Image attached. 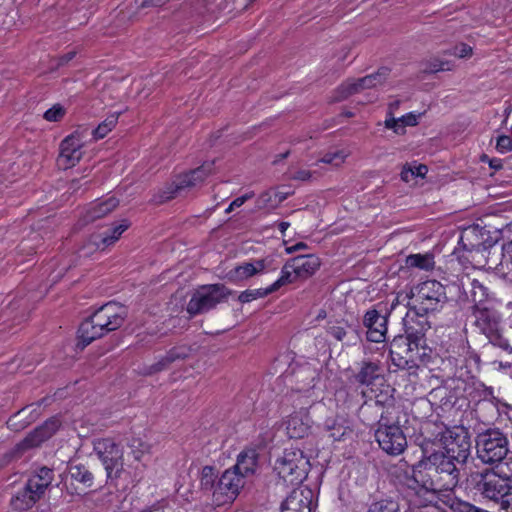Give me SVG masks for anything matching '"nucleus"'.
<instances>
[{"mask_svg":"<svg viewBox=\"0 0 512 512\" xmlns=\"http://www.w3.org/2000/svg\"><path fill=\"white\" fill-rule=\"evenodd\" d=\"M219 472L214 466L206 465L202 468L200 476V488L204 493L211 494L216 490Z\"/></svg>","mask_w":512,"mask_h":512,"instance_id":"nucleus-35","label":"nucleus"},{"mask_svg":"<svg viewBox=\"0 0 512 512\" xmlns=\"http://www.w3.org/2000/svg\"><path fill=\"white\" fill-rule=\"evenodd\" d=\"M412 170H413V174H414V177H425V175L427 174L428 172V168L426 165L424 164H419V165H414V166H411Z\"/></svg>","mask_w":512,"mask_h":512,"instance_id":"nucleus-59","label":"nucleus"},{"mask_svg":"<svg viewBox=\"0 0 512 512\" xmlns=\"http://www.w3.org/2000/svg\"><path fill=\"white\" fill-rule=\"evenodd\" d=\"M406 349H407V346L406 347L402 346L401 348H394L393 342L391 343V348H390L389 354H390L391 364H392V366H394L396 368L393 370L394 372L397 369L410 371V370L418 368L415 361L411 357H407V356H404L401 354V350H404L406 352Z\"/></svg>","mask_w":512,"mask_h":512,"instance_id":"nucleus-36","label":"nucleus"},{"mask_svg":"<svg viewBox=\"0 0 512 512\" xmlns=\"http://www.w3.org/2000/svg\"><path fill=\"white\" fill-rule=\"evenodd\" d=\"M67 471L71 480L82 484L84 488L93 486L94 475L86 465L70 461L67 465Z\"/></svg>","mask_w":512,"mask_h":512,"instance_id":"nucleus-31","label":"nucleus"},{"mask_svg":"<svg viewBox=\"0 0 512 512\" xmlns=\"http://www.w3.org/2000/svg\"><path fill=\"white\" fill-rule=\"evenodd\" d=\"M439 435V441L443 445L440 450L450 456L460 466H465L471 454L469 432L463 427H456L453 430L446 429L444 432H439Z\"/></svg>","mask_w":512,"mask_h":512,"instance_id":"nucleus-9","label":"nucleus"},{"mask_svg":"<svg viewBox=\"0 0 512 512\" xmlns=\"http://www.w3.org/2000/svg\"><path fill=\"white\" fill-rule=\"evenodd\" d=\"M401 179L408 183L415 179L411 165L406 164L401 171Z\"/></svg>","mask_w":512,"mask_h":512,"instance_id":"nucleus-58","label":"nucleus"},{"mask_svg":"<svg viewBox=\"0 0 512 512\" xmlns=\"http://www.w3.org/2000/svg\"><path fill=\"white\" fill-rule=\"evenodd\" d=\"M129 226L130 223L127 220H122L119 225H116L111 229V232L94 235V244L98 249L102 250L110 245H113L120 238L122 233L129 228Z\"/></svg>","mask_w":512,"mask_h":512,"instance_id":"nucleus-32","label":"nucleus"},{"mask_svg":"<svg viewBox=\"0 0 512 512\" xmlns=\"http://www.w3.org/2000/svg\"><path fill=\"white\" fill-rule=\"evenodd\" d=\"M363 326L367 329L366 338L370 342L380 343L386 340L388 317L376 309H369L363 317Z\"/></svg>","mask_w":512,"mask_h":512,"instance_id":"nucleus-19","label":"nucleus"},{"mask_svg":"<svg viewBox=\"0 0 512 512\" xmlns=\"http://www.w3.org/2000/svg\"><path fill=\"white\" fill-rule=\"evenodd\" d=\"M213 166L214 161L204 162L200 167L191 170L189 173L178 176L173 183L166 186L154 197V202L156 204H163L180 195L185 189L196 186L213 171Z\"/></svg>","mask_w":512,"mask_h":512,"instance_id":"nucleus-10","label":"nucleus"},{"mask_svg":"<svg viewBox=\"0 0 512 512\" xmlns=\"http://www.w3.org/2000/svg\"><path fill=\"white\" fill-rule=\"evenodd\" d=\"M292 272L293 270L291 269V266H289L288 260L281 270V277L270 285L273 292L277 291L283 285L293 282Z\"/></svg>","mask_w":512,"mask_h":512,"instance_id":"nucleus-46","label":"nucleus"},{"mask_svg":"<svg viewBox=\"0 0 512 512\" xmlns=\"http://www.w3.org/2000/svg\"><path fill=\"white\" fill-rule=\"evenodd\" d=\"M289 266L296 277L308 278L320 267V260L313 254L299 255L289 260Z\"/></svg>","mask_w":512,"mask_h":512,"instance_id":"nucleus-24","label":"nucleus"},{"mask_svg":"<svg viewBox=\"0 0 512 512\" xmlns=\"http://www.w3.org/2000/svg\"><path fill=\"white\" fill-rule=\"evenodd\" d=\"M307 248H308V245H307L306 243H304V242H298V243H296V244H295V245H293V246L287 247V248H286V252H287L288 254H292V253H294V252H296V251L305 250V249H307Z\"/></svg>","mask_w":512,"mask_h":512,"instance_id":"nucleus-63","label":"nucleus"},{"mask_svg":"<svg viewBox=\"0 0 512 512\" xmlns=\"http://www.w3.org/2000/svg\"><path fill=\"white\" fill-rule=\"evenodd\" d=\"M407 488L415 502L420 506H429L435 503L442 492L434 483L415 465L412 466V475L407 478Z\"/></svg>","mask_w":512,"mask_h":512,"instance_id":"nucleus-12","label":"nucleus"},{"mask_svg":"<svg viewBox=\"0 0 512 512\" xmlns=\"http://www.w3.org/2000/svg\"><path fill=\"white\" fill-rule=\"evenodd\" d=\"M303 377V386H301V390L303 392L309 391L315 385V379L317 378V372L310 366H303L297 373V377Z\"/></svg>","mask_w":512,"mask_h":512,"instance_id":"nucleus-43","label":"nucleus"},{"mask_svg":"<svg viewBox=\"0 0 512 512\" xmlns=\"http://www.w3.org/2000/svg\"><path fill=\"white\" fill-rule=\"evenodd\" d=\"M374 436L379 447L389 455H400L407 447L398 416L379 418Z\"/></svg>","mask_w":512,"mask_h":512,"instance_id":"nucleus-7","label":"nucleus"},{"mask_svg":"<svg viewBox=\"0 0 512 512\" xmlns=\"http://www.w3.org/2000/svg\"><path fill=\"white\" fill-rule=\"evenodd\" d=\"M314 491L299 486L291 491L281 505V512H312Z\"/></svg>","mask_w":512,"mask_h":512,"instance_id":"nucleus-18","label":"nucleus"},{"mask_svg":"<svg viewBox=\"0 0 512 512\" xmlns=\"http://www.w3.org/2000/svg\"><path fill=\"white\" fill-rule=\"evenodd\" d=\"M385 126L388 129H393L397 134H403L405 131L403 129V125H401V121L395 118H390L385 120Z\"/></svg>","mask_w":512,"mask_h":512,"instance_id":"nucleus-54","label":"nucleus"},{"mask_svg":"<svg viewBox=\"0 0 512 512\" xmlns=\"http://www.w3.org/2000/svg\"><path fill=\"white\" fill-rule=\"evenodd\" d=\"M310 178H311V172L308 170H299L293 176V179L301 180V181H306V180H309Z\"/></svg>","mask_w":512,"mask_h":512,"instance_id":"nucleus-62","label":"nucleus"},{"mask_svg":"<svg viewBox=\"0 0 512 512\" xmlns=\"http://www.w3.org/2000/svg\"><path fill=\"white\" fill-rule=\"evenodd\" d=\"M467 482L475 494L481 495L506 512H512V484L509 477L485 469L471 473Z\"/></svg>","mask_w":512,"mask_h":512,"instance_id":"nucleus-2","label":"nucleus"},{"mask_svg":"<svg viewBox=\"0 0 512 512\" xmlns=\"http://www.w3.org/2000/svg\"><path fill=\"white\" fill-rule=\"evenodd\" d=\"M254 197V192H249V193H246L238 198H236L235 200H233L230 205L228 206V208L226 209V213H230L232 212L235 208H238L240 206H242L246 201H248L249 199L253 198Z\"/></svg>","mask_w":512,"mask_h":512,"instance_id":"nucleus-53","label":"nucleus"},{"mask_svg":"<svg viewBox=\"0 0 512 512\" xmlns=\"http://www.w3.org/2000/svg\"><path fill=\"white\" fill-rule=\"evenodd\" d=\"M290 194H291L290 192H280V191L276 192L274 195L275 198L277 199L276 204L278 205V204L282 203L283 201H285Z\"/></svg>","mask_w":512,"mask_h":512,"instance_id":"nucleus-64","label":"nucleus"},{"mask_svg":"<svg viewBox=\"0 0 512 512\" xmlns=\"http://www.w3.org/2000/svg\"><path fill=\"white\" fill-rule=\"evenodd\" d=\"M419 115H415L413 113H408L402 117L399 118L401 121V125H403V129L405 130L406 126H415L418 124V117Z\"/></svg>","mask_w":512,"mask_h":512,"instance_id":"nucleus-55","label":"nucleus"},{"mask_svg":"<svg viewBox=\"0 0 512 512\" xmlns=\"http://www.w3.org/2000/svg\"><path fill=\"white\" fill-rule=\"evenodd\" d=\"M127 316V308L118 302L110 301L98 307L79 325L77 347L83 350L93 341L118 330Z\"/></svg>","mask_w":512,"mask_h":512,"instance_id":"nucleus-1","label":"nucleus"},{"mask_svg":"<svg viewBox=\"0 0 512 512\" xmlns=\"http://www.w3.org/2000/svg\"><path fill=\"white\" fill-rule=\"evenodd\" d=\"M458 283L443 285L436 280H426L415 287L417 304L413 306L416 311L424 314L440 311L446 303L454 300L453 295L460 292Z\"/></svg>","mask_w":512,"mask_h":512,"instance_id":"nucleus-3","label":"nucleus"},{"mask_svg":"<svg viewBox=\"0 0 512 512\" xmlns=\"http://www.w3.org/2000/svg\"><path fill=\"white\" fill-rule=\"evenodd\" d=\"M42 496L38 490L29 487V483L26 482L25 486L11 498L10 505L15 511H26L32 508Z\"/></svg>","mask_w":512,"mask_h":512,"instance_id":"nucleus-25","label":"nucleus"},{"mask_svg":"<svg viewBox=\"0 0 512 512\" xmlns=\"http://www.w3.org/2000/svg\"><path fill=\"white\" fill-rule=\"evenodd\" d=\"M135 460H141L142 456L149 452L150 446L144 443L141 439L133 438L129 443Z\"/></svg>","mask_w":512,"mask_h":512,"instance_id":"nucleus-47","label":"nucleus"},{"mask_svg":"<svg viewBox=\"0 0 512 512\" xmlns=\"http://www.w3.org/2000/svg\"><path fill=\"white\" fill-rule=\"evenodd\" d=\"M471 300L474 303L473 310L485 307L488 298V289L477 279L470 281Z\"/></svg>","mask_w":512,"mask_h":512,"instance_id":"nucleus-38","label":"nucleus"},{"mask_svg":"<svg viewBox=\"0 0 512 512\" xmlns=\"http://www.w3.org/2000/svg\"><path fill=\"white\" fill-rule=\"evenodd\" d=\"M75 56H76L75 51H70V52L60 56L58 58L57 66L60 67V66H64V65L68 64Z\"/></svg>","mask_w":512,"mask_h":512,"instance_id":"nucleus-60","label":"nucleus"},{"mask_svg":"<svg viewBox=\"0 0 512 512\" xmlns=\"http://www.w3.org/2000/svg\"><path fill=\"white\" fill-rule=\"evenodd\" d=\"M460 468L453 466L452 470H420L423 472L442 492L453 491L460 481Z\"/></svg>","mask_w":512,"mask_h":512,"instance_id":"nucleus-22","label":"nucleus"},{"mask_svg":"<svg viewBox=\"0 0 512 512\" xmlns=\"http://www.w3.org/2000/svg\"><path fill=\"white\" fill-rule=\"evenodd\" d=\"M507 436L499 429H487L476 438L477 457L484 464L502 462L509 452Z\"/></svg>","mask_w":512,"mask_h":512,"instance_id":"nucleus-5","label":"nucleus"},{"mask_svg":"<svg viewBox=\"0 0 512 512\" xmlns=\"http://www.w3.org/2000/svg\"><path fill=\"white\" fill-rule=\"evenodd\" d=\"M389 72L390 70L387 67H381L376 73L358 79H348L335 90L333 101H343L365 89L375 88L378 85L383 84L387 79Z\"/></svg>","mask_w":512,"mask_h":512,"instance_id":"nucleus-13","label":"nucleus"},{"mask_svg":"<svg viewBox=\"0 0 512 512\" xmlns=\"http://www.w3.org/2000/svg\"><path fill=\"white\" fill-rule=\"evenodd\" d=\"M65 112L66 110L62 105L55 104L44 113L43 117L49 122H58L64 117Z\"/></svg>","mask_w":512,"mask_h":512,"instance_id":"nucleus-48","label":"nucleus"},{"mask_svg":"<svg viewBox=\"0 0 512 512\" xmlns=\"http://www.w3.org/2000/svg\"><path fill=\"white\" fill-rule=\"evenodd\" d=\"M84 141L82 134L78 131L65 137L60 143L57 165L59 168L67 170L74 167L83 156L82 147Z\"/></svg>","mask_w":512,"mask_h":512,"instance_id":"nucleus-15","label":"nucleus"},{"mask_svg":"<svg viewBox=\"0 0 512 512\" xmlns=\"http://www.w3.org/2000/svg\"><path fill=\"white\" fill-rule=\"evenodd\" d=\"M271 293H273L271 286L267 288L247 289L239 294L238 301L241 303H249L258 298L266 297Z\"/></svg>","mask_w":512,"mask_h":512,"instance_id":"nucleus-42","label":"nucleus"},{"mask_svg":"<svg viewBox=\"0 0 512 512\" xmlns=\"http://www.w3.org/2000/svg\"><path fill=\"white\" fill-rule=\"evenodd\" d=\"M496 149L500 153L512 151V139L507 135H501L497 138Z\"/></svg>","mask_w":512,"mask_h":512,"instance_id":"nucleus-51","label":"nucleus"},{"mask_svg":"<svg viewBox=\"0 0 512 512\" xmlns=\"http://www.w3.org/2000/svg\"><path fill=\"white\" fill-rule=\"evenodd\" d=\"M456 50H458L456 54L461 58L470 56L472 54V48L466 44H461V46L459 48L457 47Z\"/></svg>","mask_w":512,"mask_h":512,"instance_id":"nucleus-61","label":"nucleus"},{"mask_svg":"<svg viewBox=\"0 0 512 512\" xmlns=\"http://www.w3.org/2000/svg\"><path fill=\"white\" fill-rule=\"evenodd\" d=\"M374 392L373 403L364 402L361 406V413L365 415L367 412L377 408L380 410L379 418L392 417L397 414V407L395 405L394 392L395 389L390 385H383L379 390Z\"/></svg>","mask_w":512,"mask_h":512,"instance_id":"nucleus-17","label":"nucleus"},{"mask_svg":"<svg viewBox=\"0 0 512 512\" xmlns=\"http://www.w3.org/2000/svg\"><path fill=\"white\" fill-rule=\"evenodd\" d=\"M257 467L258 453L255 449H247L238 455L236 464L230 469L245 480L246 477L252 476L256 472Z\"/></svg>","mask_w":512,"mask_h":512,"instance_id":"nucleus-27","label":"nucleus"},{"mask_svg":"<svg viewBox=\"0 0 512 512\" xmlns=\"http://www.w3.org/2000/svg\"><path fill=\"white\" fill-rule=\"evenodd\" d=\"M94 451L105 467L107 478H119L124 466L122 447L112 439L105 438L94 443Z\"/></svg>","mask_w":512,"mask_h":512,"instance_id":"nucleus-11","label":"nucleus"},{"mask_svg":"<svg viewBox=\"0 0 512 512\" xmlns=\"http://www.w3.org/2000/svg\"><path fill=\"white\" fill-rule=\"evenodd\" d=\"M427 315L411 307L404 318L406 336L395 337L393 339V347L401 348L402 346H407L406 354L413 350L412 345L415 348L423 347L425 345L426 332L431 328Z\"/></svg>","mask_w":512,"mask_h":512,"instance_id":"nucleus-6","label":"nucleus"},{"mask_svg":"<svg viewBox=\"0 0 512 512\" xmlns=\"http://www.w3.org/2000/svg\"><path fill=\"white\" fill-rule=\"evenodd\" d=\"M449 62L439 59H432L425 64L424 73H436L438 71L449 70Z\"/></svg>","mask_w":512,"mask_h":512,"instance_id":"nucleus-49","label":"nucleus"},{"mask_svg":"<svg viewBox=\"0 0 512 512\" xmlns=\"http://www.w3.org/2000/svg\"><path fill=\"white\" fill-rule=\"evenodd\" d=\"M323 428L334 441L343 440L347 435L352 433V430L345 425L344 421L338 418H327L323 424Z\"/></svg>","mask_w":512,"mask_h":512,"instance_id":"nucleus-33","label":"nucleus"},{"mask_svg":"<svg viewBox=\"0 0 512 512\" xmlns=\"http://www.w3.org/2000/svg\"><path fill=\"white\" fill-rule=\"evenodd\" d=\"M118 117L116 115H111L107 117L101 124H99L95 129H93L92 134L95 139L104 138L108 132L112 130L117 124Z\"/></svg>","mask_w":512,"mask_h":512,"instance_id":"nucleus-44","label":"nucleus"},{"mask_svg":"<svg viewBox=\"0 0 512 512\" xmlns=\"http://www.w3.org/2000/svg\"><path fill=\"white\" fill-rule=\"evenodd\" d=\"M266 260L258 259L254 262H245L241 265L236 266L230 271V277L234 280H245L258 273L263 272L266 269Z\"/></svg>","mask_w":512,"mask_h":512,"instance_id":"nucleus-30","label":"nucleus"},{"mask_svg":"<svg viewBox=\"0 0 512 512\" xmlns=\"http://www.w3.org/2000/svg\"><path fill=\"white\" fill-rule=\"evenodd\" d=\"M367 512H400V505L392 499H381L372 502Z\"/></svg>","mask_w":512,"mask_h":512,"instance_id":"nucleus-41","label":"nucleus"},{"mask_svg":"<svg viewBox=\"0 0 512 512\" xmlns=\"http://www.w3.org/2000/svg\"><path fill=\"white\" fill-rule=\"evenodd\" d=\"M245 485L241 475L231 469H227L219 477L212 501L216 506L232 503L238 496L240 489Z\"/></svg>","mask_w":512,"mask_h":512,"instance_id":"nucleus-14","label":"nucleus"},{"mask_svg":"<svg viewBox=\"0 0 512 512\" xmlns=\"http://www.w3.org/2000/svg\"><path fill=\"white\" fill-rule=\"evenodd\" d=\"M61 421L53 416L47 419L42 425L36 427L25 438L32 448L38 447L41 443L51 438L60 428Z\"/></svg>","mask_w":512,"mask_h":512,"instance_id":"nucleus-23","label":"nucleus"},{"mask_svg":"<svg viewBox=\"0 0 512 512\" xmlns=\"http://www.w3.org/2000/svg\"><path fill=\"white\" fill-rule=\"evenodd\" d=\"M53 476V470L43 466L35 475L31 476L27 482L29 483V487L38 490V493L44 495L53 480Z\"/></svg>","mask_w":512,"mask_h":512,"instance_id":"nucleus-34","label":"nucleus"},{"mask_svg":"<svg viewBox=\"0 0 512 512\" xmlns=\"http://www.w3.org/2000/svg\"><path fill=\"white\" fill-rule=\"evenodd\" d=\"M274 470L284 482L300 484L310 470L309 459L299 448H286L274 463Z\"/></svg>","mask_w":512,"mask_h":512,"instance_id":"nucleus-4","label":"nucleus"},{"mask_svg":"<svg viewBox=\"0 0 512 512\" xmlns=\"http://www.w3.org/2000/svg\"><path fill=\"white\" fill-rule=\"evenodd\" d=\"M191 354V349L188 346L180 345L171 348L167 353V360L170 361L171 364L177 361H182L187 359Z\"/></svg>","mask_w":512,"mask_h":512,"instance_id":"nucleus-45","label":"nucleus"},{"mask_svg":"<svg viewBox=\"0 0 512 512\" xmlns=\"http://www.w3.org/2000/svg\"><path fill=\"white\" fill-rule=\"evenodd\" d=\"M32 447L27 442L26 438L17 443L12 449L7 451L1 459L2 465H7L10 462L19 459L28 449Z\"/></svg>","mask_w":512,"mask_h":512,"instance_id":"nucleus-40","label":"nucleus"},{"mask_svg":"<svg viewBox=\"0 0 512 512\" xmlns=\"http://www.w3.org/2000/svg\"><path fill=\"white\" fill-rule=\"evenodd\" d=\"M380 360L363 359L358 363V371L353 374L354 381L361 386H371L383 378Z\"/></svg>","mask_w":512,"mask_h":512,"instance_id":"nucleus-21","label":"nucleus"},{"mask_svg":"<svg viewBox=\"0 0 512 512\" xmlns=\"http://www.w3.org/2000/svg\"><path fill=\"white\" fill-rule=\"evenodd\" d=\"M328 333L338 341H342L347 334L346 330L341 326H331L328 329Z\"/></svg>","mask_w":512,"mask_h":512,"instance_id":"nucleus-56","label":"nucleus"},{"mask_svg":"<svg viewBox=\"0 0 512 512\" xmlns=\"http://www.w3.org/2000/svg\"><path fill=\"white\" fill-rule=\"evenodd\" d=\"M462 383L464 384V396L470 401L479 403L481 401H489L493 398V389L486 386L474 376L469 377L467 382L462 381Z\"/></svg>","mask_w":512,"mask_h":512,"instance_id":"nucleus-26","label":"nucleus"},{"mask_svg":"<svg viewBox=\"0 0 512 512\" xmlns=\"http://www.w3.org/2000/svg\"><path fill=\"white\" fill-rule=\"evenodd\" d=\"M310 421L308 416L294 414L286 422L287 435L291 439H302L310 433Z\"/></svg>","mask_w":512,"mask_h":512,"instance_id":"nucleus-29","label":"nucleus"},{"mask_svg":"<svg viewBox=\"0 0 512 512\" xmlns=\"http://www.w3.org/2000/svg\"><path fill=\"white\" fill-rule=\"evenodd\" d=\"M497 233L500 234L502 240L506 241L502 246L501 264L512 265V222L508 223L502 229L497 230Z\"/></svg>","mask_w":512,"mask_h":512,"instance_id":"nucleus-37","label":"nucleus"},{"mask_svg":"<svg viewBox=\"0 0 512 512\" xmlns=\"http://www.w3.org/2000/svg\"><path fill=\"white\" fill-rule=\"evenodd\" d=\"M272 194L270 191H265L259 195V197L256 200V208L258 210L271 208L274 209L277 207V204H273Z\"/></svg>","mask_w":512,"mask_h":512,"instance_id":"nucleus-50","label":"nucleus"},{"mask_svg":"<svg viewBox=\"0 0 512 512\" xmlns=\"http://www.w3.org/2000/svg\"><path fill=\"white\" fill-rule=\"evenodd\" d=\"M322 162L338 165L343 162V157L339 153H327L323 156Z\"/></svg>","mask_w":512,"mask_h":512,"instance_id":"nucleus-57","label":"nucleus"},{"mask_svg":"<svg viewBox=\"0 0 512 512\" xmlns=\"http://www.w3.org/2000/svg\"><path fill=\"white\" fill-rule=\"evenodd\" d=\"M231 291L224 284H209L200 286L187 304V312L193 317L206 313L224 302Z\"/></svg>","mask_w":512,"mask_h":512,"instance_id":"nucleus-8","label":"nucleus"},{"mask_svg":"<svg viewBox=\"0 0 512 512\" xmlns=\"http://www.w3.org/2000/svg\"><path fill=\"white\" fill-rule=\"evenodd\" d=\"M408 267L430 270L434 267V260L431 254H411L406 258Z\"/></svg>","mask_w":512,"mask_h":512,"instance_id":"nucleus-39","label":"nucleus"},{"mask_svg":"<svg viewBox=\"0 0 512 512\" xmlns=\"http://www.w3.org/2000/svg\"><path fill=\"white\" fill-rule=\"evenodd\" d=\"M433 444L430 439H424L420 444L422 449V458L414 464L420 470H452L453 466L460 468V464L456 463L450 456L443 453L441 450H434L430 452L429 445Z\"/></svg>","mask_w":512,"mask_h":512,"instance_id":"nucleus-16","label":"nucleus"},{"mask_svg":"<svg viewBox=\"0 0 512 512\" xmlns=\"http://www.w3.org/2000/svg\"><path fill=\"white\" fill-rule=\"evenodd\" d=\"M489 234V231L485 230H477L473 228L472 230L466 231L460 239V244L463 248L471 254V258L474 260V254L481 253L487 251L490 247H492L500 238V235L496 237L493 241H489L488 239H483V236Z\"/></svg>","mask_w":512,"mask_h":512,"instance_id":"nucleus-20","label":"nucleus"},{"mask_svg":"<svg viewBox=\"0 0 512 512\" xmlns=\"http://www.w3.org/2000/svg\"><path fill=\"white\" fill-rule=\"evenodd\" d=\"M119 205V200L111 196L105 200L93 202L84 214L85 223L94 222L101 219L115 210Z\"/></svg>","mask_w":512,"mask_h":512,"instance_id":"nucleus-28","label":"nucleus"},{"mask_svg":"<svg viewBox=\"0 0 512 512\" xmlns=\"http://www.w3.org/2000/svg\"><path fill=\"white\" fill-rule=\"evenodd\" d=\"M172 364L170 361L167 360V356H163L160 360H158L156 363L149 366L147 369V374H154L158 373L160 371L168 369Z\"/></svg>","mask_w":512,"mask_h":512,"instance_id":"nucleus-52","label":"nucleus"}]
</instances>
